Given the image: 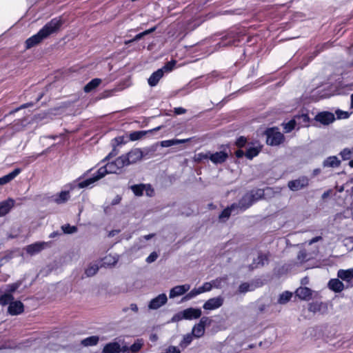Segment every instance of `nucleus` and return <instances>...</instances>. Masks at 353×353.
Masks as SVG:
<instances>
[{
    "mask_svg": "<svg viewBox=\"0 0 353 353\" xmlns=\"http://www.w3.org/2000/svg\"><path fill=\"white\" fill-rule=\"evenodd\" d=\"M62 21L58 18H54L47 23L37 34L30 37L26 41V48L30 49L40 43L43 39L50 34L57 32L62 26Z\"/></svg>",
    "mask_w": 353,
    "mask_h": 353,
    "instance_id": "1",
    "label": "nucleus"
},
{
    "mask_svg": "<svg viewBox=\"0 0 353 353\" xmlns=\"http://www.w3.org/2000/svg\"><path fill=\"white\" fill-rule=\"evenodd\" d=\"M117 170H119L118 168L116 167V163L114 161L106 163L104 166L101 167L97 172V174L90 179H85L83 181H81L79 183H77V181H74L73 183L69 184L70 189L71 190L75 189L76 188H84L90 186V185L93 184L97 181L99 180L100 179L103 178L105 174L109 173H117Z\"/></svg>",
    "mask_w": 353,
    "mask_h": 353,
    "instance_id": "2",
    "label": "nucleus"
},
{
    "mask_svg": "<svg viewBox=\"0 0 353 353\" xmlns=\"http://www.w3.org/2000/svg\"><path fill=\"white\" fill-rule=\"evenodd\" d=\"M22 281H17L14 283L7 284L1 287V291L3 292L1 294V302L8 305L11 301L14 299L13 294L21 286Z\"/></svg>",
    "mask_w": 353,
    "mask_h": 353,
    "instance_id": "3",
    "label": "nucleus"
},
{
    "mask_svg": "<svg viewBox=\"0 0 353 353\" xmlns=\"http://www.w3.org/2000/svg\"><path fill=\"white\" fill-rule=\"evenodd\" d=\"M266 143L270 145H278L284 140L283 134L277 129L270 128L265 131Z\"/></svg>",
    "mask_w": 353,
    "mask_h": 353,
    "instance_id": "4",
    "label": "nucleus"
},
{
    "mask_svg": "<svg viewBox=\"0 0 353 353\" xmlns=\"http://www.w3.org/2000/svg\"><path fill=\"white\" fill-rule=\"evenodd\" d=\"M255 201V194L254 192L246 193L242 199L239 201L237 205V210L239 212H243L250 208Z\"/></svg>",
    "mask_w": 353,
    "mask_h": 353,
    "instance_id": "5",
    "label": "nucleus"
},
{
    "mask_svg": "<svg viewBox=\"0 0 353 353\" xmlns=\"http://www.w3.org/2000/svg\"><path fill=\"white\" fill-rule=\"evenodd\" d=\"M224 302V298L221 296L208 299L203 305L204 310H213L221 307Z\"/></svg>",
    "mask_w": 353,
    "mask_h": 353,
    "instance_id": "6",
    "label": "nucleus"
},
{
    "mask_svg": "<svg viewBox=\"0 0 353 353\" xmlns=\"http://www.w3.org/2000/svg\"><path fill=\"white\" fill-rule=\"evenodd\" d=\"M309 180L307 177L303 176L288 182V186L292 191H298L308 185Z\"/></svg>",
    "mask_w": 353,
    "mask_h": 353,
    "instance_id": "7",
    "label": "nucleus"
},
{
    "mask_svg": "<svg viewBox=\"0 0 353 353\" xmlns=\"http://www.w3.org/2000/svg\"><path fill=\"white\" fill-rule=\"evenodd\" d=\"M168 301L165 294L163 293L152 299L148 303V309L154 310L164 305Z\"/></svg>",
    "mask_w": 353,
    "mask_h": 353,
    "instance_id": "8",
    "label": "nucleus"
},
{
    "mask_svg": "<svg viewBox=\"0 0 353 353\" xmlns=\"http://www.w3.org/2000/svg\"><path fill=\"white\" fill-rule=\"evenodd\" d=\"M128 165L135 163L143 157V152L139 148H133L125 154Z\"/></svg>",
    "mask_w": 353,
    "mask_h": 353,
    "instance_id": "9",
    "label": "nucleus"
},
{
    "mask_svg": "<svg viewBox=\"0 0 353 353\" xmlns=\"http://www.w3.org/2000/svg\"><path fill=\"white\" fill-rule=\"evenodd\" d=\"M8 307V312L12 316L19 315L23 312L24 305L20 301H11Z\"/></svg>",
    "mask_w": 353,
    "mask_h": 353,
    "instance_id": "10",
    "label": "nucleus"
},
{
    "mask_svg": "<svg viewBox=\"0 0 353 353\" xmlns=\"http://www.w3.org/2000/svg\"><path fill=\"white\" fill-rule=\"evenodd\" d=\"M315 119L316 121H319L323 125H328L334 121L335 117L331 112H323L319 113L316 116Z\"/></svg>",
    "mask_w": 353,
    "mask_h": 353,
    "instance_id": "11",
    "label": "nucleus"
},
{
    "mask_svg": "<svg viewBox=\"0 0 353 353\" xmlns=\"http://www.w3.org/2000/svg\"><path fill=\"white\" fill-rule=\"evenodd\" d=\"M15 201L13 199L9 198L0 203V216L7 214L10 210L14 207Z\"/></svg>",
    "mask_w": 353,
    "mask_h": 353,
    "instance_id": "12",
    "label": "nucleus"
},
{
    "mask_svg": "<svg viewBox=\"0 0 353 353\" xmlns=\"http://www.w3.org/2000/svg\"><path fill=\"white\" fill-rule=\"evenodd\" d=\"M228 157V154L225 151H220L215 153L210 152V160L214 164H219L225 162Z\"/></svg>",
    "mask_w": 353,
    "mask_h": 353,
    "instance_id": "13",
    "label": "nucleus"
},
{
    "mask_svg": "<svg viewBox=\"0 0 353 353\" xmlns=\"http://www.w3.org/2000/svg\"><path fill=\"white\" fill-rule=\"evenodd\" d=\"M190 289L189 284H185L182 285H177L172 288L170 291V298H174L181 295L184 294Z\"/></svg>",
    "mask_w": 353,
    "mask_h": 353,
    "instance_id": "14",
    "label": "nucleus"
},
{
    "mask_svg": "<svg viewBox=\"0 0 353 353\" xmlns=\"http://www.w3.org/2000/svg\"><path fill=\"white\" fill-rule=\"evenodd\" d=\"M46 244L45 242H37L26 246L25 250L28 254L32 256L43 250Z\"/></svg>",
    "mask_w": 353,
    "mask_h": 353,
    "instance_id": "15",
    "label": "nucleus"
},
{
    "mask_svg": "<svg viewBox=\"0 0 353 353\" xmlns=\"http://www.w3.org/2000/svg\"><path fill=\"white\" fill-rule=\"evenodd\" d=\"M183 311L185 319L186 320L199 319L201 316L202 313L201 309L193 307L187 308Z\"/></svg>",
    "mask_w": 353,
    "mask_h": 353,
    "instance_id": "16",
    "label": "nucleus"
},
{
    "mask_svg": "<svg viewBox=\"0 0 353 353\" xmlns=\"http://www.w3.org/2000/svg\"><path fill=\"white\" fill-rule=\"evenodd\" d=\"M268 259L265 254L259 253L256 259H253L252 263L250 265L251 269L263 267L265 264H268Z\"/></svg>",
    "mask_w": 353,
    "mask_h": 353,
    "instance_id": "17",
    "label": "nucleus"
},
{
    "mask_svg": "<svg viewBox=\"0 0 353 353\" xmlns=\"http://www.w3.org/2000/svg\"><path fill=\"white\" fill-rule=\"evenodd\" d=\"M328 288L334 292H341L344 288L343 283L339 279H332L328 282Z\"/></svg>",
    "mask_w": 353,
    "mask_h": 353,
    "instance_id": "18",
    "label": "nucleus"
},
{
    "mask_svg": "<svg viewBox=\"0 0 353 353\" xmlns=\"http://www.w3.org/2000/svg\"><path fill=\"white\" fill-rule=\"evenodd\" d=\"M296 296L301 300H309L312 297V291L307 287H300L296 289Z\"/></svg>",
    "mask_w": 353,
    "mask_h": 353,
    "instance_id": "19",
    "label": "nucleus"
},
{
    "mask_svg": "<svg viewBox=\"0 0 353 353\" xmlns=\"http://www.w3.org/2000/svg\"><path fill=\"white\" fill-rule=\"evenodd\" d=\"M337 276L346 283H350L353 279V268L339 270L337 272Z\"/></svg>",
    "mask_w": 353,
    "mask_h": 353,
    "instance_id": "20",
    "label": "nucleus"
},
{
    "mask_svg": "<svg viewBox=\"0 0 353 353\" xmlns=\"http://www.w3.org/2000/svg\"><path fill=\"white\" fill-rule=\"evenodd\" d=\"M69 191H61L60 193L52 196V201L57 204H63L67 202L70 199Z\"/></svg>",
    "mask_w": 353,
    "mask_h": 353,
    "instance_id": "21",
    "label": "nucleus"
},
{
    "mask_svg": "<svg viewBox=\"0 0 353 353\" xmlns=\"http://www.w3.org/2000/svg\"><path fill=\"white\" fill-rule=\"evenodd\" d=\"M239 212V210H237L236 203H234L230 207L227 208L223 210V212L219 215V219L222 221H225V219H228L230 214L232 213L238 214Z\"/></svg>",
    "mask_w": 353,
    "mask_h": 353,
    "instance_id": "22",
    "label": "nucleus"
},
{
    "mask_svg": "<svg viewBox=\"0 0 353 353\" xmlns=\"http://www.w3.org/2000/svg\"><path fill=\"white\" fill-rule=\"evenodd\" d=\"M125 143V142L124 141L123 137H118L114 138L112 141V145H113L114 148H113L112 152H110L109 154L105 158V160L109 159L110 157L116 156L119 152V151L116 149V146L124 144Z\"/></svg>",
    "mask_w": 353,
    "mask_h": 353,
    "instance_id": "23",
    "label": "nucleus"
},
{
    "mask_svg": "<svg viewBox=\"0 0 353 353\" xmlns=\"http://www.w3.org/2000/svg\"><path fill=\"white\" fill-rule=\"evenodd\" d=\"M21 172L20 168H16L10 173L0 178V185H3L8 183L13 180L17 176H18Z\"/></svg>",
    "mask_w": 353,
    "mask_h": 353,
    "instance_id": "24",
    "label": "nucleus"
},
{
    "mask_svg": "<svg viewBox=\"0 0 353 353\" xmlns=\"http://www.w3.org/2000/svg\"><path fill=\"white\" fill-rule=\"evenodd\" d=\"M163 76V69L157 70L156 72H153L148 79V84L152 87L157 85Z\"/></svg>",
    "mask_w": 353,
    "mask_h": 353,
    "instance_id": "25",
    "label": "nucleus"
},
{
    "mask_svg": "<svg viewBox=\"0 0 353 353\" xmlns=\"http://www.w3.org/2000/svg\"><path fill=\"white\" fill-rule=\"evenodd\" d=\"M341 165V161L336 156H330L323 162L324 168H337Z\"/></svg>",
    "mask_w": 353,
    "mask_h": 353,
    "instance_id": "26",
    "label": "nucleus"
},
{
    "mask_svg": "<svg viewBox=\"0 0 353 353\" xmlns=\"http://www.w3.org/2000/svg\"><path fill=\"white\" fill-rule=\"evenodd\" d=\"M190 141V139H169V140H164L161 141L160 145L161 147L163 148H168L172 145L181 144V143H185Z\"/></svg>",
    "mask_w": 353,
    "mask_h": 353,
    "instance_id": "27",
    "label": "nucleus"
},
{
    "mask_svg": "<svg viewBox=\"0 0 353 353\" xmlns=\"http://www.w3.org/2000/svg\"><path fill=\"white\" fill-rule=\"evenodd\" d=\"M117 351H119V343L117 342L109 343L103 349V353H117Z\"/></svg>",
    "mask_w": 353,
    "mask_h": 353,
    "instance_id": "28",
    "label": "nucleus"
},
{
    "mask_svg": "<svg viewBox=\"0 0 353 353\" xmlns=\"http://www.w3.org/2000/svg\"><path fill=\"white\" fill-rule=\"evenodd\" d=\"M99 341L98 336H91L81 341V344L85 347L96 345Z\"/></svg>",
    "mask_w": 353,
    "mask_h": 353,
    "instance_id": "29",
    "label": "nucleus"
},
{
    "mask_svg": "<svg viewBox=\"0 0 353 353\" xmlns=\"http://www.w3.org/2000/svg\"><path fill=\"white\" fill-rule=\"evenodd\" d=\"M222 279H220L219 280L216 279L215 281H213L212 283L206 282L203 283L202 286L200 287L202 292H209L212 290V286L214 285L215 288H219L220 287V282L222 281Z\"/></svg>",
    "mask_w": 353,
    "mask_h": 353,
    "instance_id": "30",
    "label": "nucleus"
},
{
    "mask_svg": "<svg viewBox=\"0 0 353 353\" xmlns=\"http://www.w3.org/2000/svg\"><path fill=\"white\" fill-rule=\"evenodd\" d=\"M101 83V79L96 78V79L91 80L88 83H87L84 86V88H83L84 92H90L92 91L96 88H97L100 85Z\"/></svg>",
    "mask_w": 353,
    "mask_h": 353,
    "instance_id": "31",
    "label": "nucleus"
},
{
    "mask_svg": "<svg viewBox=\"0 0 353 353\" xmlns=\"http://www.w3.org/2000/svg\"><path fill=\"white\" fill-rule=\"evenodd\" d=\"M205 333V328L203 327V325H201L199 324H196L192 330V334L195 338H200Z\"/></svg>",
    "mask_w": 353,
    "mask_h": 353,
    "instance_id": "32",
    "label": "nucleus"
},
{
    "mask_svg": "<svg viewBox=\"0 0 353 353\" xmlns=\"http://www.w3.org/2000/svg\"><path fill=\"white\" fill-rule=\"evenodd\" d=\"M292 293L288 291H285L279 295L278 303L281 305L287 303L292 298Z\"/></svg>",
    "mask_w": 353,
    "mask_h": 353,
    "instance_id": "33",
    "label": "nucleus"
},
{
    "mask_svg": "<svg viewBox=\"0 0 353 353\" xmlns=\"http://www.w3.org/2000/svg\"><path fill=\"white\" fill-rule=\"evenodd\" d=\"M99 270V265L97 263H90L88 268L85 270V274L87 276H92L97 274Z\"/></svg>",
    "mask_w": 353,
    "mask_h": 353,
    "instance_id": "34",
    "label": "nucleus"
},
{
    "mask_svg": "<svg viewBox=\"0 0 353 353\" xmlns=\"http://www.w3.org/2000/svg\"><path fill=\"white\" fill-rule=\"evenodd\" d=\"M156 30V27H153V28H151L147 30H145L144 32H142L138 34H137L132 39L130 40L128 42H125V43H131V42H133V41H138L141 39H142L143 37L154 32Z\"/></svg>",
    "mask_w": 353,
    "mask_h": 353,
    "instance_id": "35",
    "label": "nucleus"
},
{
    "mask_svg": "<svg viewBox=\"0 0 353 353\" xmlns=\"http://www.w3.org/2000/svg\"><path fill=\"white\" fill-rule=\"evenodd\" d=\"M259 151L260 148L259 147H250L247 149L245 152V157L249 159H252L254 157L258 155Z\"/></svg>",
    "mask_w": 353,
    "mask_h": 353,
    "instance_id": "36",
    "label": "nucleus"
},
{
    "mask_svg": "<svg viewBox=\"0 0 353 353\" xmlns=\"http://www.w3.org/2000/svg\"><path fill=\"white\" fill-rule=\"evenodd\" d=\"M194 336L191 334H187L183 336L182 341L180 342L179 345L182 348H185L188 346L193 340Z\"/></svg>",
    "mask_w": 353,
    "mask_h": 353,
    "instance_id": "37",
    "label": "nucleus"
},
{
    "mask_svg": "<svg viewBox=\"0 0 353 353\" xmlns=\"http://www.w3.org/2000/svg\"><path fill=\"white\" fill-rule=\"evenodd\" d=\"M255 288L254 284L243 283H241L239 287V292L240 293H245L247 292L252 291Z\"/></svg>",
    "mask_w": 353,
    "mask_h": 353,
    "instance_id": "38",
    "label": "nucleus"
},
{
    "mask_svg": "<svg viewBox=\"0 0 353 353\" xmlns=\"http://www.w3.org/2000/svg\"><path fill=\"white\" fill-rule=\"evenodd\" d=\"M145 184L134 185L131 186L133 193L138 196H142L144 192Z\"/></svg>",
    "mask_w": 353,
    "mask_h": 353,
    "instance_id": "39",
    "label": "nucleus"
},
{
    "mask_svg": "<svg viewBox=\"0 0 353 353\" xmlns=\"http://www.w3.org/2000/svg\"><path fill=\"white\" fill-rule=\"evenodd\" d=\"M203 293L200 287L198 288H194L189 293H188L183 299V301L190 300L192 298L196 296L197 295Z\"/></svg>",
    "mask_w": 353,
    "mask_h": 353,
    "instance_id": "40",
    "label": "nucleus"
},
{
    "mask_svg": "<svg viewBox=\"0 0 353 353\" xmlns=\"http://www.w3.org/2000/svg\"><path fill=\"white\" fill-rule=\"evenodd\" d=\"M116 163V167L118 168L119 170L123 168V167L128 165L127 163V160L125 155H121L114 160Z\"/></svg>",
    "mask_w": 353,
    "mask_h": 353,
    "instance_id": "41",
    "label": "nucleus"
},
{
    "mask_svg": "<svg viewBox=\"0 0 353 353\" xmlns=\"http://www.w3.org/2000/svg\"><path fill=\"white\" fill-rule=\"evenodd\" d=\"M147 131H135L130 134V139L131 141H137L143 138L146 134Z\"/></svg>",
    "mask_w": 353,
    "mask_h": 353,
    "instance_id": "42",
    "label": "nucleus"
},
{
    "mask_svg": "<svg viewBox=\"0 0 353 353\" xmlns=\"http://www.w3.org/2000/svg\"><path fill=\"white\" fill-rule=\"evenodd\" d=\"M210 152H208L206 153L200 152V153L195 154L194 160H195V161L201 162L203 160L210 159Z\"/></svg>",
    "mask_w": 353,
    "mask_h": 353,
    "instance_id": "43",
    "label": "nucleus"
},
{
    "mask_svg": "<svg viewBox=\"0 0 353 353\" xmlns=\"http://www.w3.org/2000/svg\"><path fill=\"white\" fill-rule=\"evenodd\" d=\"M339 154L343 161L350 160L352 157V154H351V151L349 150V148H344L341 151Z\"/></svg>",
    "mask_w": 353,
    "mask_h": 353,
    "instance_id": "44",
    "label": "nucleus"
},
{
    "mask_svg": "<svg viewBox=\"0 0 353 353\" xmlns=\"http://www.w3.org/2000/svg\"><path fill=\"white\" fill-rule=\"evenodd\" d=\"M61 229L65 234H72L77 231L76 226H70L69 224L62 225Z\"/></svg>",
    "mask_w": 353,
    "mask_h": 353,
    "instance_id": "45",
    "label": "nucleus"
},
{
    "mask_svg": "<svg viewBox=\"0 0 353 353\" xmlns=\"http://www.w3.org/2000/svg\"><path fill=\"white\" fill-rule=\"evenodd\" d=\"M295 125H296V121L294 119H292V120L288 121V123H284L283 128L285 129V132H291L295 128Z\"/></svg>",
    "mask_w": 353,
    "mask_h": 353,
    "instance_id": "46",
    "label": "nucleus"
},
{
    "mask_svg": "<svg viewBox=\"0 0 353 353\" xmlns=\"http://www.w3.org/2000/svg\"><path fill=\"white\" fill-rule=\"evenodd\" d=\"M321 303L318 302L311 303L309 304L308 310L312 312H316L321 310Z\"/></svg>",
    "mask_w": 353,
    "mask_h": 353,
    "instance_id": "47",
    "label": "nucleus"
},
{
    "mask_svg": "<svg viewBox=\"0 0 353 353\" xmlns=\"http://www.w3.org/2000/svg\"><path fill=\"white\" fill-rule=\"evenodd\" d=\"M103 260H104L103 264L108 265H114L117 263V261H118L117 259H116L114 257H112L110 256L105 257Z\"/></svg>",
    "mask_w": 353,
    "mask_h": 353,
    "instance_id": "48",
    "label": "nucleus"
},
{
    "mask_svg": "<svg viewBox=\"0 0 353 353\" xmlns=\"http://www.w3.org/2000/svg\"><path fill=\"white\" fill-rule=\"evenodd\" d=\"M183 319H185V316L183 314V311H181V312H179L176 314H175L172 316L171 321L173 323H175V322H179Z\"/></svg>",
    "mask_w": 353,
    "mask_h": 353,
    "instance_id": "49",
    "label": "nucleus"
},
{
    "mask_svg": "<svg viewBox=\"0 0 353 353\" xmlns=\"http://www.w3.org/2000/svg\"><path fill=\"white\" fill-rule=\"evenodd\" d=\"M336 114L337 116V118L339 119H347L350 117V113L348 112L343 111L341 110H336Z\"/></svg>",
    "mask_w": 353,
    "mask_h": 353,
    "instance_id": "50",
    "label": "nucleus"
},
{
    "mask_svg": "<svg viewBox=\"0 0 353 353\" xmlns=\"http://www.w3.org/2000/svg\"><path fill=\"white\" fill-rule=\"evenodd\" d=\"M175 64H176L175 61H172L168 62L161 69H163V72L164 71L170 72L173 69Z\"/></svg>",
    "mask_w": 353,
    "mask_h": 353,
    "instance_id": "51",
    "label": "nucleus"
},
{
    "mask_svg": "<svg viewBox=\"0 0 353 353\" xmlns=\"http://www.w3.org/2000/svg\"><path fill=\"white\" fill-rule=\"evenodd\" d=\"M158 258V254L157 252H152L147 258H146V262L148 263H151L154 261H155Z\"/></svg>",
    "mask_w": 353,
    "mask_h": 353,
    "instance_id": "52",
    "label": "nucleus"
},
{
    "mask_svg": "<svg viewBox=\"0 0 353 353\" xmlns=\"http://www.w3.org/2000/svg\"><path fill=\"white\" fill-rule=\"evenodd\" d=\"M210 323V319L208 317L203 316L200 319V321L198 324L201 325H203L205 328L206 325H209Z\"/></svg>",
    "mask_w": 353,
    "mask_h": 353,
    "instance_id": "53",
    "label": "nucleus"
},
{
    "mask_svg": "<svg viewBox=\"0 0 353 353\" xmlns=\"http://www.w3.org/2000/svg\"><path fill=\"white\" fill-rule=\"evenodd\" d=\"M250 192H254L255 194V201L263 196V191L262 190H252Z\"/></svg>",
    "mask_w": 353,
    "mask_h": 353,
    "instance_id": "54",
    "label": "nucleus"
},
{
    "mask_svg": "<svg viewBox=\"0 0 353 353\" xmlns=\"http://www.w3.org/2000/svg\"><path fill=\"white\" fill-rule=\"evenodd\" d=\"M144 192L148 196H152L153 195L154 190L150 185H145Z\"/></svg>",
    "mask_w": 353,
    "mask_h": 353,
    "instance_id": "55",
    "label": "nucleus"
},
{
    "mask_svg": "<svg viewBox=\"0 0 353 353\" xmlns=\"http://www.w3.org/2000/svg\"><path fill=\"white\" fill-rule=\"evenodd\" d=\"M180 350L176 346H170L167 348L165 353H180Z\"/></svg>",
    "mask_w": 353,
    "mask_h": 353,
    "instance_id": "56",
    "label": "nucleus"
},
{
    "mask_svg": "<svg viewBox=\"0 0 353 353\" xmlns=\"http://www.w3.org/2000/svg\"><path fill=\"white\" fill-rule=\"evenodd\" d=\"M141 348V344L139 343H134L133 345H132L130 347V350L132 352H137Z\"/></svg>",
    "mask_w": 353,
    "mask_h": 353,
    "instance_id": "57",
    "label": "nucleus"
},
{
    "mask_svg": "<svg viewBox=\"0 0 353 353\" xmlns=\"http://www.w3.org/2000/svg\"><path fill=\"white\" fill-rule=\"evenodd\" d=\"M245 143H246V139L243 137H239L236 140V145L239 148L244 146Z\"/></svg>",
    "mask_w": 353,
    "mask_h": 353,
    "instance_id": "58",
    "label": "nucleus"
},
{
    "mask_svg": "<svg viewBox=\"0 0 353 353\" xmlns=\"http://www.w3.org/2000/svg\"><path fill=\"white\" fill-rule=\"evenodd\" d=\"M130 349L125 346L121 347L119 345V351H117V353H129Z\"/></svg>",
    "mask_w": 353,
    "mask_h": 353,
    "instance_id": "59",
    "label": "nucleus"
},
{
    "mask_svg": "<svg viewBox=\"0 0 353 353\" xmlns=\"http://www.w3.org/2000/svg\"><path fill=\"white\" fill-rule=\"evenodd\" d=\"M185 112V109L183 108H176L174 109V113H176V114H184Z\"/></svg>",
    "mask_w": 353,
    "mask_h": 353,
    "instance_id": "60",
    "label": "nucleus"
},
{
    "mask_svg": "<svg viewBox=\"0 0 353 353\" xmlns=\"http://www.w3.org/2000/svg\"><path fill=\"white\" fill-rule=\"evenodd\" d=\"M234 41L233 40L232 41H230L228 42L227 41H221L219 45L221 46H232V45H234Z\"/></svg>",
    "mask_w": 353,
    "mask_h": 353,
    "instance_id": "61",
    "label": "nucleus"
},
{
    "mask_svg": "<svg viewBox=\"0 0 353 353\" xmlns=\"http://www.w3.org/2000/svg\"><path fill=\"white\" fill-rule=\"evenodd\" d=\"M244 155H245V153L242 150H238L236 151V156L237 158H241Z\"/></svg>",
    "mask_w": 353,
    "mask_h": 353,
    "instance_id": "62",
    "label": "nucleus"
},
{
    "mask_svg": "<svg viewBox=\"0 0 353 353\" xmlns=\"http://www.w3.org/2000/svg\"><path fill=\"white\" fill-rule=\"evenodd\" d=\"M130 309L133 311L134 312H137L139 310L138 306L135 303H131L130 305Z\"/></svg>",
    "mask_w": 353,
    "mask_h": 353,
    "instance_id": "63",
    "label": "nucleus"
},
{
    "mask_svg": "<svg viewBox=\"0 0 353 353\" xmlns=\"http://www.w3.org/2000/svg\"><path fill=\"white\" fill-rule=\"evenodd\" d=\"M121 197L119 196H117L111 202L112 205H117L121 201Z\"/></svg>",
    "mask_w": 353,
    "mask_h": 353,
    "instance_id": "64",
    "label": "nucleus"
}]
</instances>
